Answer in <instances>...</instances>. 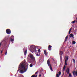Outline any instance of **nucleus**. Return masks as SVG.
Segmentation results:
<instances>
[{
    "label": "nucleus",
    "mask_w": 77,
    "mask_h": 77,
    "mask_svg": "<svg viewBox=\"0 0 77 77\" xmlns=\"http://www.w3.org/2000/svg\"><path fill=\"white\" fill-rule=\"evenodd\" d=\"M72 60H73V62H74V63H75V60L74 59H72Z\"/></svg>",
    "instance_id": "nucleus-23"
},
{
    "label": "nucleus",
    "mask_w": 77,
    "mask_h": 77,
    "mask_svg": "<svg viewBox=\"0 0 77 77\" xmlns=\"http://www.w3.org/2000/svg\"><path fill=\"white\" fill-rule=\"evenodd\" d=\"M28 68V64L26 61H25L21 63L19 66V69L17 71H20V73L23 74L26 72Z\"/></svg>",
    "instance_id": "nucleus-1"
},
{
    "label": "nucleus",
    "mask_w": 77,
    "mask_h": 77,
    "mask_svg": "<svg viewBox=\"0 0 77 77\" xmlns=\"http://www.w3.org/2000/svg\"><path fill=\"white\" fill-rule=\"evenodd\" d=\"M30 67H32L33 66V65L32 64H31L29 65Z\"/></svg>",
    "instance_id": "nucleus-27"
},
{
    "label": "nucleus",
    "mask_w": 77,
    "mask_h": 77,
    "mask_svg": "<svg viewBox=\"0 0 77 77\" xmlns=\"http://www.w3.org/2000/svg\"><path fill=\"white\" fill-rule=\"evenodd\" d=\"M69 36L71 38V37H72V38H74V34H71L69 35Z\"/></svg>",
    "instance_id": "nucleus-10"
},
{
    "label": "nucleus",
    "mask_w": 77,
    "mask_h": 77,
    "mask_svg": "<svg viewBox=\"0 0 77 77\" xmlns=\"http://www.w3.org/2000/svg\"><path fill=\"white\" fill-rule=\"evenodd\" d=\"M63 54V51H60V55L62 56V54Z\"/></svg>",
    "instance_id": "nucleus-11"
},
{
    "label": "nucleus",
    "mask_w": 77,
    "mask_h": 77,
    "mask_svg": "<svg viewBox=\"0 0 77 77\" xmlns=\"http://www.w3.org/2000/svg\"><path fill=\"white\" fill-rule=\"evenodd\" d=\"M38 76V75H35L34 76V77H37Z\"/></svg>",
    "instance_id": "nucleus-34"
},
{
    "label": "nucleus",
    "mask_w": 77,
    "mask_h": 77,
    "mask_svg": "<svg viewBox=\"0 0 77 77\" xmlns=\"http://www.w3.org/2000/svg\"><path fill=\"white\" fill-rule=\"evenodd\" d=\"M5 54V55H6V54H7V51H6Z\"/></svg>",
    "instance_id": "nucleus-31"
},
{
    "label": "nucleus",
    "mask_w": 77,
    "mask_h": 77,
    "mask_svg": "<svg viewBox=\"0 0 77 77\" xmlns=\"http://www.w3.org/2000/svg\"><path fill=\"white\" fill-rule=\"evenodd\" d=\"M47 63L48 64V66H50V65H51V64H50V60H48L47 61Z\"/></svg>",
    "instance_id": "nucleus-8"
},
{
    "label": "nucleus",
    "mask_w": 77,
    "mask_h": 77,
    "mask_svg": "<svg viewBox=\"0 0 77 77\" xmlns=\"http://www.w3.org/2000/svg\"><path fill=\"white\" fill-rule=\"evenodd\" d=\"M51 47H52V46H51V45H49L48 47V50L49 51H51Z\"/></svg>",
    "instance_id": "nucleus-5"
},
{
    "label": "nucleus",
    "mask_w": 77,
    "mask_h": 77,
    "mask_svg": "<svg viewBox=\"0 0 77 77\" xmlns=\"http://www.w3.org/2000/svg\"><path fill=\"white\" fill-rule=\"evenodd\" d=\"M68 36H67L65 38V40L64 41V42H66V41H67L68 40Z\"/></svg>",
    "instance_id": "nucleus-14"
},
{
    "label": "nucleus",
    "mask_w": 77,
    "mask_h": 77,
    "mask_svg": "<svg viewBox=\"0 0 77 77\" xmlns=\"http://www.w3.org/2000/svg\"><path fill=\"white\" fill-rule=\"evenodd\" d=\"M40 60H39V63H40Z\"/></svg>",
    "instance_id": "nucleus-37"
},
{
    "label": "nucleus",
    "mask_w": 77,
    "mask_h": 77,
    "mask_svg": "<svg viewBox=\"0 0 77 77\" xmlns=\"http://www.w3.org/2000/svg\"><path fill=\"white\" fill-rule=\"evenodd\" d=\"M3 50H2L1 51V53H3Z\"/></svg>",
    "instance_id": "nucleus-33"
},
{
    "label": "nucleus",
    "mask_w": 77,
    "mask_h": 77,
    "mask_svg": "<svg viewBox=\"0 0 77 77\" xmlns=\"http://www.w3.org/2000/svg\"><path fill=\"white\" fill-rule=\"evenodd\" d=\"M27 50L26 49L25 51L24 52V55H26V54H27Z\"/></svg>",
    "instance_id": "nucleus-12"
},
{
    "label": "nucleus",
    "mask_w": 77,
    "mask_h": 77,
    "mask_svg": "<svg viewBox=\"0 0 77 77\" xmlns=\"http://www.w3.org/2000/svg\"><path fill=\"white\" fill-rule=\"evenodd\" d=\"M40 54H41L38 52L36 55L37 56H40Z\"/></svg>",
    "instance_id": "nucleus-17"
},
{
    "label": "nucleus",
    "mask_w": 77,
    "mask_h": 77,
    "mask_svg": "<svg viewBox=\"0 0 77 77\" xmlns=\"http://www.w3.org/2000/svg\"><path fill=\"white\" fill-rule=\"evenodd\" d=\"M32 48H33V50H32V51L33 52H36V51H36V47L35 46H33L32 47Z\"/></svg>",
    "instance_id": "nucleus-4"
},
{
    "label": "nucleus",
    "mask_w": 77,
    "mask_h": 77,
    "mask_svg": "<svg viewBox=\"0 0 77 77\" xmlns=\"http://www.w3.org/2000/svg\"><path fill=\"white\" fill-rule=\"evenodd\" d=\"M25 51V49L23 48V51Z\"/></svg>",
    "instance_id": "nucleus-36"
},
{
    "label": "nucleus",
    "mask_w": 77,
    "mask_h": 77,
    "mask_svg": "<svg viewBox=\"0 0 77 77\" xmlns=\"http://www.w3.org/2000/svg\"><path fill=\"white\" fill-rule=\"evenodd\" d=\"M76 23H77V21H76Z\"/></svg>",
    "instance_id": "nucleus-38"
},
{
    "label": "nucleus",
    "mask_w": 77,
    "mask_h": 77,
    "mask_svg": "<svg viewBox=\"0 0 77 77\" xmlns=\"http://www.w3.org/2000/svg\"><path fill=\"white\" fill-rule=\"evenodd\" d=\"M75 23V20H74L72 22V23L73 24H74V23Z\"/></svg>",
    "instance_id": "nucleus-26"
},
{
    "label": "nucleus",
    "mask_w": 77,
    "mask_h": 77,
    "mask_svg": "<svg viewBox=\"0 0 77 77\" xmlns=\"http://www.w3.org/2000/svg\"><path fill=\"white\" fill-rule=\"evenodd\" d=\"M70 47H71V46H70Z\"/></svg>",
    "instance_id": "nucleus-39"
},
{
    "label": "nucleus",
    "mask_w": 77,
    "mask_h": 77,
    "mask_svg": "<svg viewBox=\"0 0 77 77\" xmlns=\"http://www.w3.org/2000/svg\"><path fill=\"white\" fill-rule=\"evenodd\" d=\"M56 77H59V75L58 74H57Z\"/></svg>",
    "instance_id": "nucleus-28"
},
{
    "label": "nucleus",
    "mask_w": 77,
    "mask_h": 77,
    "mask_svg": "<svg viewBox=\"0 0 77 77\" xmlns=\"http://www.w3.org/2000/svg\"><path fill=\"white\" fill-rule=\"evenodd\" d=\"M29 56L30 57V59H31L32 60H33L34 63V65H36V61H35V57H34L33 55L31 54L30 55H29Z\"/></svg>",
    "instance_id": "nucleus-2"
},
{
    "label": "nucleus",
    "mask_w": 77,
    "mask_h": 77,
    "mask_svg": "<svg viewBox=\"0 0 77 77\" xmlns=\"http://www.w3.org/2000/svg\"><path fill=\"white\" fill-rule=\"evenodd\" d=\"M65 60L66 61H68V56H66L65 57Z\"/></svg>",
    "instance_id": "nucleus-9"
},
{
    "label": "nucleus",
    "mask_w": 77,
    "mask_h": 77,
    "mask_svg": "<svg viewBox=\"0 0 77 77\" xmlns=\"http://www.w3.org/2000/svg\"><path fill=\"white\" fill-rule=\"evenodd\" d=\"M37 73H38V71H37V72L35 73V74H37Z\"/></svg>",
    "instance_id": "nucleus-35"
},
{
    "label": "nucleus",
    "mask_w": 77,
    "mask_h": 77,
    "mask_svg": "<svg viewBox=\"0 0 77 77\" xmlns=\"http://www.w3.org/2000/svg\"><path fill=\"white\" fill-rule=\"evenodd\" d=\"M66 72L67 74H68L69 73V68H68L66 70Z\"/></svg>",
    "instance_id": "nucleus-6"
},
{
    "label": "nucleus",
    "mask_w": 77,
    "mask_h": 77,
    "mask_svg": "<svg viewBox=\"0 0 77 77\" xmlns=\"http://www.w3.org/2000/svg\"><path fill=\"white\" fill-rule=\"evenodd\" d=\"M61 74V72L60 71H59L58 73V75H60Z\"/></svg>",
    "instance_id": "nucleus-24"
},
{
    "label": "nucleus",
    "mask_w": 77,
    "mask_h": 77,
    "mask_svg": "<svg viewBox=\"0 0 77 77\" xmlns=\"http://www.w3.org/2000/svg\"><path fill=\"white\" fill-rule=\"evenodd\" d=\"M11 41L12 42V41H14V39H13L12 38H11Z\"/></svg>",
    "instance_id": "nucleus-25"
},
{
    "label": "nucleus",
    "mask_w": 77,
    "mask_h": 77,
    "mask_svg": "<svg viewBox=\"0 0 77 77\" xmlns=\"http://www.w3.org/2000/svg\"><path fill=\"white\" fill-rule=\"evenodd\" d=\"M50 69H51V71H53V69L52 68V67H51V65H50Z\"/></svg>",
    "instance_id": "nucleus-16"
},
{
    "label": "nucleus",
    "mask_w": 77,
    "mask_h": 77,
    "mask_svg": "<svg viewBox=\"0 0 77 77\" xmlns=\"http://www.w3.org/2000/svg\"><path fill=\"white\" fill-rule=\"evenodd\" d=\"M38 53H40L41 54V50H40V49H39L38 50Z\"/></svg>",
    "instance_id": "nucleus-19"
},
{
    "label": "nucleus",
    "mask_w": 77,
    "mask_h": 77,
    "mask_svg": "<svg viewBox=\"0 0 77 77\" xmlns=\"http://www.w3.org/2000/svg\"><path fill=\"white\" fill-rule=\"evenodd\" d=\"M44 53L45 56H47V54H48V53H47V51H46V50H44Z\"/></svg>",
    "instance_id": "nucleus-7"
},
{
    "label": "nucleus",
    "mask_w": 77,
    "mask_h": 77,
    "mask_svg": "<svg viewBox=\"0 0 77 77\" xmlns=\"http://www.w3.org/2000/svg\"><path fill=\"white\" fill-rule=\"evenodd\" d=\"M75 75H76V76H77V72H75Z\"/></svg>",
    "instance_id": "nucleus-29"
},
{
    "label": "nucleus",
    "mask_w": 77,
    "mask_h": 77,
    "mask_svg": "<svg viewBox=\"0 0 77 77\" xmlns=\"http://www.w3.org/2000/svg\"><path fill=\"white\" fill-rule=\"evenodd\" d=\"M66 68V66L64 65V67L63 68V71H65V68Z\"/></svg>",
    "instance_id": "nucleus-13"
},
{
    "label": "nucleus",
    "mask_w": 77,
    "mask_h": 77,
    "mask_svg": "<svg viewBox=\"0 0 77 77\" xmlns=\"http://www.w3.org/2000/svg\"><path fill=\"white\" fill-rule=\"evenodd\" d=\"M69 77H72V75H71V73H70L69 75Z\"/></svg>",
    "instance_id": "nucleus-21"
},
{
    "label": "nucleus",
    "mask_w": 77,
    "mask_h": 77,
    "mask_svg": "<svg viewBox=\"0 0 77 77\" xmlns=\"http://www.w3.org/2000/svg\"><path fill=\"white\" fill-rule=\"evenodd\" d=\"M6 32L8 35H10L11 33V31L9 29H7L6 30Z\"/></svg>",
    "instance_id": "nucleus-3"
},
{
    "label": "nucleus",
    "mask_w": 77,
    "mask_h": 77,
    "mask_svg": "<svg viewBox=\"0 0 77 77\" xmlns=\"http://www.w3.org/2000/svg\"><path fill=\"white\" fill-rule=\"evenodd\" d=\"M75 71H74L73 72V74L74 75V76L75 77Z\"/></svg>",
    "instance_id": "nucleus-15"
},
{
    "label": "nucleus",
    "mask_w": 77,
    "mask_h": 77,
    "mask_svg": "<svg viewBox=\"0 0 77 77\" xmlns=\"http://www.w3.org/2000/svg\"><path fill=\"white\" fill-rule=\"evenodd\" d=\"M76 42L75 41H73L72 42V44H75Z\"/></svg>",
    "instance_id": "nucleus-20"
},
{
    "label": "nucleus",
    "mask_w": 77,
    "mask_h": 77,
    "mask_svg": "<svg viewBox=\"0 0 77 77\" xmlns=\"http://www.w3.org/2000/svg\"><path fill=\"white\" fill-rule=\"evenodd\" d=\"M71 30H72V28H70L69 31V34H70V33H71Z\"/></svg>",
    "instance_id": "nucleus-18"
},
{
    "label": "nucleus",
    "mask_w": 77,
    "mask_h": 77,
    "mask_svg": "<svg viewBox=\"0 0 77 77\" xmlns=\"http://www.w3.org/2000/svg\"><path fill=\"white\" fill-rule=\"evenodd\" d=\"M35 77V75H32L31 77Z\"/></svg>",
    "instance_id": "nucleus-32"
},
{
    "label": "nucleus",
    "mask_w": 77,
    "mask_h": 77,
    "mask_svg": "<svg viewBox=\"0 0 77 77\" xmlns=\"http://www.w3.org/2000/svg\"><path fill=\"white\" fill-rule=\"evenodd\" d=\"M3 42H4V41H2V43H0V45H2V43H3Z\"/></svg>",
    "instance_id": "nucleus-30"
},
{
    "label": "nucleus",
    "mask_w": 77,
    "mask_h": 77,
    "mask_svg": "<svg viewBox=\"0 0 77 77\" xmlns=\"http://www.w3.org/2000/svg\"><path fill=\"white\" fill-rule=\"evenodd\" d=\"M66 62H67V61L65 60V65H67V63H66Z\"/></svg>",
    "instance_id": "nucleus-22"
}]
</instances>
